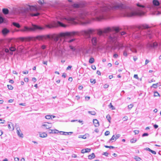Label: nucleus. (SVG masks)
<instances>
[{"label": "nucleus", "mask_w": 161, "mask_h": 161, "mask_svg": "<svg viewBox=\"0 0 161 161\" xmlns=\"http://www.w3.org/2000/svg\"><path fill=\"white\" fill-rule=\"evenodd\" d=\"M3 14L4 15H7L9 14V11L7 8H3L2 10Z\"/></svg>", "instance_id": "6ab92c4d"}, {"label": "nucleus", "mask_w": 161, "mask_h": 161, "mask_svg": "<svg viewBox=\"0 0 161 161\" xmlns=\"http://www.w3.org/2000/svg\"><path fill=\"white\" fill-rule=\"evenodd\" d=\"M120 136V135L119 134H117L115 136V140H116V139H118V138Z\"/></svg>", "instance_id": "8fccbe9b"}, {"label": "nucleus", "mask_w": 161, "mask_h": 161, "mask_svg": "<svg viewBox=\"0 0 161 161\" xmlns=\"http://www.w3.org/2000/svg\"><path fill=\"white\" fill-rule=\"evenodd\" d=\"M104 147L107 148H109L110 149L114 148V147L113 146H108L107 145H105Z\"/></svg>", "instance_id": "a19ab883"}, {"label": "nucleus", "mask_w": 161, "mask_h": 161, "mask_svg": "<svg viewBox=\"0 0 161 161\" xmlns=\"http://www.w3.org/2000/svg\"><path fill=\"white\" fill-rule=\"evenodd\" d=\"M154 97L159 96L160 95H159V93L157 91H156V92H154Z\"/></svg>", "instance_id": "e433bc0d"}, {"label": "nucleus", "mask_w": 161, "mask_h": 161, "mask_svg": "<svg viewBox=\"0 0 161 161\" xmlns=\"http://www.w3.org/2000/svg\"><path fill=\"white\" fill-rule=\"evenodd\" d=\"M52 35H39L35 37V40H43L44 39H49L51 40Z\"/></svg>", "instance_id": "1a4fd4ad"}, {"label": "nucleus", "mask_w": 161, "mask_h": 161, "mask_svg": "<svg viewBox=\"0 0 161 161\" xmlns=\"http://www.w3.org/2000/svg\"><path fill=\"white\" fill-rule=\"evenodd\" d=\"M44 3V0H39L38 3L41 5H42Z\"/></svg>", "instance_id": "c03bdc74"}, {"label": "nucleus", "mask_w": 161, "mask_h": 161, "mask_svg": "<svg viewBox=\"0 0 161 161\" xmlns=\"http://www.w3.org/2000/svg\"><path fill=\"white\" fill-rule=\"evenodd\" d=\"M149 28V26L147 25H142L139 27V29H148Z\"/></svg>", "instance_id": "412c9836"}, {"label": "nucleus", "mask_w": 161, "mask_h": 161, "mask_svg": "<svg viewBox=\"0 0 161 161\" xmlns=\"http://www.w3.org/2000/svg\"><path fill=\"white\" fill-rule=\"evenodd\" d=\"M59 133H62V135H69V133L71 134V133H73L72 132H65L62 131H60Z\"/></svg>", "instance_id": "2f4dec72"}, {"label": "nucleus", "mask_w": 161, "mask_h": 161, "mask_svg": "<svg viewBox=\"0 0 161 161\" xmlns=\"http://www.w3.org/2000/svg\"><path fill=\"white\" fill-rule=\"evenodd\" d=\"M45 27L41 26H40L32 25L31 27H28L25 26L24 28L19 30H18L17 31H20L21 32H29L34 31H42L44 30Z\"/></svg>", "instance_id": "0eeeda50"}, {"label": "nucleus", "mask_w": 161, "mask_h": 161, "mask_svg": "<svg viewBox=\"0 0 161 161\" xmlns=\"http://www.w3.org/2000/svg\"><path fill=\"white\" fill-rule=\"evenodd\" d=\"M108 106L110 108H111L112 110H114L115 109V107L112 105L111 103H110L109 104Z\"/></svg>", "instance_id": "4c0bfd02"}, {"label": "nucleus", "mask_w": 161, "mask_h": 161, "mask_svg": "<svg viewBox=\"0 0 161 161\" xmlns=\"http://www.w3.org/2000/svg\"><path fill=\"white\" fill-rule=\"evenodd\" d=\"M93 123L95 127H98L99 125L98 120L96 119L93 120Z\"/></svg>", "instance_id": "5701e85b"}, {"label": "nucleus", "mask_w": 161, "mask_h": 161, "mask_svg": "<svg viewBox=\"0 0 161 161\" xmlns=\"http://www.w3.org/2000/svg\"><path fill=\"white\" fill-rule=\"evenodd\" d=\"M153 5L149 6V8L151 10L154 9V14H161V11L158 10L160 8V3L157 0H153Z\"/></svg>", "instance_id": "6e6552de"}, {"label": "nucleus", "mask_w": 161, "mask_h": 161, "mask_svg": "<svg viewBox=\"0 0 161 161\" xmlns=\"http://www.w3.org/2000/svg\"><path fill=\"white\" fill-rule=\"evenodd\" d=\"M95 155L94 153H92L91 154L89 155L88 156V158L89 159H92L95 157Z\"/></svg>", "instance_id": "bb28decb"}, {"label": "nucleus", "mask_w": 161, "mask_h": 161, "mask_svg": "<svg viewBox=\"0 0 161 161\" xmlns=\"http://www.w3.org/2000/svg\"><path fill=\"white\" fill-rule=\"evenodd\" d=\"M12 25L18 28H19L20 27V25L19 24V23H16V22H13L12 23Z\"/></svg>", "instance_id": "cd10ccee"}, {"label": "nucleus", "mask_w": 161, "mask_h": 161, "mask_svg": "<svg viewBox=\"0 0 161 161\" xmlns=\"http://www.w3.org/2000/svg\"><path fill=\"white\" fill-rule=\"evenodd\" d=\"M148 135V134L147 133H145L142 134V136L144 137L145 136H147Z\"/></svg>", "instance_id": "13d9d810"}, {"label": "nucleus", "mask_w": 161, "mask_h": 161, "mask_svg": "<svg viewBox=\"0 0 161 161\" xmlns=\"http://www.w3.org/2000/svg\"><path fill=\"white\" fill-rule=\"evenodd\" d=\"M158 86V83H157L156 84H153L151 86V88H152L153 87L154 88H156Z\"/></svg>", "instance_id": "7c9ffc66"}, {"label": "nucleus", "mask_w": 161, "mask_h": 161, "mask_svg": "<svg viewBox=\"0 0 161 161\" xmlns=\"http://www.w3.org/2000/svg\"><path fill=\"white\" fill-rule=\"evenodd\" d=\"M23 14L24 15L28 13L32 17H39L40 13L38 10L37 7L34 6L28 5L22 10Z\"/></svg>", "instance_id": "39448f33"}, {"label": "nucleus", "mask_w": 161, "mask_h": 161, "mask_svg": "<svg viewBox=\"0 0 161 161\" xmlns=\"http://www.w3.org/2000/svg\"><path fill=\"white\" fill-rule=\"evenodd\" d=\"M0 20H6L1 14H0Z\"/></svg>", "instance_id": "864d4df0"}, {"label": "nucleus", "mask_w": 161, "mask_h": 161, "mask_svg": "<svg viewBox=\"0 0 161 161\" xmlns=\"http://www.w3.org/2000/svg\"><path fill=\"white\" fill-rule=\"evenodd\" d=\"M9 32V30L6 28H3L2 30V33L4 35H6Z\"/></svg>", "instance_id": "aec40b11"}, {"label": "nucleus", "mask_w": 161, "mask_h": 161, "mask_svg": "<svg viewBox=\"0 0 161 161\" xmlns=\"http://www.w3.org/2000/svg\"><path fill=\"white\" fill-rule=\"evenodd\" d=\"M94 32V30L92 29H89L87 31H84V34L86 35L90 36Z\"/></svg>", "instance_id": "2eb2a0df"}, {"label": "nucleus", "mask_w": 161, "mask_h": 161, "mask_svg": "<svg viewBox=\"0 0 161 161\" xmlns=\"http://www.w3.org/2000/svg\"><path fill=\"white\" fill-rule=\"evenodd\" d=\"M90 82L92 83L93 84H95L96 83V80L91 79H90Z\"/></svg>", "instance_id": "09e8293b"}, {"label": "nucleus", "mask_w": 161, "mask_h": 161, "mask_svg": "<svg viewBox=\"0 0 161 161\" xmlns=\"http://www.w3.org/2000/svg\"><path fill=\"white\" fill-rule=\"evenodd\" d=\"M136 5L140 8L136 10H130L129 11L125 10L123 14L124 16L128 17H132L142 16L145 15L146 13L145 7L139 3L137 4Z\"/></svg>", "instance_id": "20e7f679"}, {"label": "nucleus", "mask_w": 161, "mask_h": 161, "mask_svg": "<svg viewBox=\"0 0 161 161\" xmlns=\"http://www.w3.org/2000/svg\"><path fill=\"white\" fill-rule=\"evenodd\" d=\"M144 150H147V151H149V152H151V149H150L149 148L147 147L144 149Z\"/></svg>", "instance_id": "680f3d73"}, {"label": "nucleus", "mask_w": 161, "mask_h": 161, "mask_svg": "<svg viewBox=\"0 0 161 161\" xmlns=\"http://www.w3.org/2000/svg\"><path fill=\"white\" fill-rule=\"evenodd\" d=\"M8 127L9 129H11V130H13L14 129V124L11 122H8Z\"/></svg>", "instance_id": "f3484780"}, {"label": "nucleus", "mask_w": 161, "mask_h": 161, "mask_svg": "<svg viewBox=\"0 0 161 161\" xmlns=\"http://www.w3.org/2000/svg\"><path fill=\"white\" fill-rule=\"evenodd\" d=\"M91 68L94 70H95L96 69V67L95 65H92Z\"/></svg>", "instance_id": "338daca9"}, {"label": "nucleus", "mask_w": 161, "mask_h": 161, "mask_svg": "<svg viewBox=\"0 0 161 161\" xmlns=\"http://www.w3.org/2000/svg\"><path fill=\"white\" fill-rule=\"evenodd\" d=\"M115 45L116 47L118 48L119 49H120L124 47L122 43H121L119 42H117L116 44H115Z\"/></svg>", "instance_id": "a211bd4d"}, {"label": "nucleus", "mask_w": 161, "mask_h": 161, "mask_svg": "<svg viewBox=\"0 0 161 161\" xmlns=\"http://www.w3.org/2000/svg\"><path fill=\"white\" fill-rule=\"evenodd\" d=\"M136 139H135L134 138H132L130 140V142L131 143H134L136 142Z\"/></svg>", "instance_id": "58836bf2"}, {"label": "nucleus", "mask_w": 161, "mask_h": 161, "mask_svg": "<svg viewBox=\"0 0 161 161\" xmlns=\"http://www.w3.org/2000/svg\"><path fill=\"white\" fill-rule=\"evenodd\" d=\"M121 30V29L119 27H114L112 29L108 27L105 29L103 31H99L98 33L100 36L103 33L108 34V41L112 43L118 40L121 36L126 34L125 32L124 31L120 32Z\"/></svg>", "instance_id": "f03ea898"}, {"label": "nucleus", "mask_w": 161, "mask_h": 161, "mask_svg": "<svg viewBox=\"0 0 161 161\" xmlns=\"http://www.w3.org/2000/svg\"><path fill=\"white\" fill-rule=\"evenodd\" d=\"M79 138H82L85 139L86 138V137L85 135H80L79 136Z\"/></svg>", "instance_id": "79ce46f5"}, {"label": "nucleus", "mask_w": 161, "mask_h": 161, "mask_svg": "<svg viewBox=\"0 0 161 161\" xmlns=\"http://www.w3.org/2000/svg\"><path fill=\"white\" fill-rule=\"evenodd\" d=\"M135 159L136 161H140L141 159L140 157L136 156L135 158Z\"/></svg>", "instance_id": "37998d69"}, {"label": "nucleus", "mask_w": 161, "mask_h": 161, "mask_svg": "<svg viewBox=\"0 0 161 161\" xmlns=\"http://www.w3.org/2000/svg\"><path fill=\"white\" fill-rule=\"evenodd\" d=\"M99 40V36H93L92 37L91 42L93 45L96 46L98 44Z\"/></svg>", "instance_id": "f8f14e48"}, {"label": "nucleus", "mask_w": 161, "mask_h": 161, "mask_svg": "<svg viewBox=\"0 0 161 161\" xmlns=\"http://www.w3.org/2000/svg\"><path fill=\"white\" fill-rule=\"evenodd\" d=\"M123 6L122 4H119L117 5H108L103 7L101 10L102 12L109 13L112 10H114L118 9H123Z\"/></svg>", "instance_id": "423d86ee"}, {"label": "nucleus", "mask_w": 161, "mask_h": 161, "mask_svg": "<svg viewBox=\"0 0 161 161\" xmlns=\"http://www.w3.org/2000/svg\"><path fill=\"white\" fill-rule=\"evenodd\" d=\"M149 62V61L148 60L146 59L145 60V65H146Z\"/></svg>", "instance_id": "bf43d9fd"}, {"label": "nucleus", "mask_w": 161, "mask_h": 161, "mask_svg": "<svg viewBox=\"0 0 161 161\" xmlns=\"http://www.w3.org/2000/svg\"><path fill=\"white\" fill-rule=\"evenodd\" d=\"M19 41L23 42L24 41L29 42L30 41H35V37L28 36L27 37H19L18 38Z\"/></svg>", "instance_id": "9d476101"}, {"label": "nucleus", "mask_w": 161, "mask_h": 161, "mask_svg": "<svg viewBox=\"0 0 161 161\" xmlns=\"http://www.w3.org/2000/svg\"><path fill=\"white\" fill-rule=\"evenodd\" d=\"M47 46L46 45H43L41 47V48L43 50L45 49L47 47Z\"/></svg>", "instance_id": "a18cd8bd"}, {"label": "nucleus", "mask_w": 161, "mask_h": 161, "mask_svg": "<svg viewBox=\"0 0 161 161\" xmlns=\"http://www.w3.org/2000/svg\"><path fill=\"white\" fill-rule=\"evenodd\" d=\"M127 52H126V51H124L123 52V55L125 57H127L128 55Z\"/></svg>", "instance_id": "de8ad7c7"}, {"label": "nucleus", "mask_w": 161, "mask_h": 161, "mask_svg": "<svg viewBox=\"0 0 161 161\" xmlns=\"http://www.w3.org/2000/svg\"><path fill=\"white\" fill-rule=\"evenodd\" d=\"M106 118L109 122H110V120L111 119V117L109 114H108L106 116Z\"/></svg>", "instance_id": "c9c22d12"}, {"label": "nucleus", "mask_w": 161, "mask_h": 161, "mask_svg": "<svg viewBox=\"0 0 161 161\" xmlns=\"http://www.w3.org/2000/svg\"><path fill=\"white\" fill-rule=\"evenodd\" d=\"M83 53L85 54H90L93 53V49L92 47L90 46L84 49Z\"/></svg>", "instance_id": "ddd939ff"}, {"label": "nucleus", "mask_w": 161, "mask_h": 161, "mask_svg": "<svg viewBox=\"0 0 161 161\" xmlns=\"http://www.w3.org/2000/svg\"><path fill=\"white\" fill-rule=\"evenodd\" d=\"M39 135L40 137L42 138H44L47 136V134L45 132L40 133Z\"/></svg>", "instance_id": "a878e982"}, {"label": "nucleus", "mask_w": 161, "mask_h": 161, "mask_svg": "<svg viewBox=\"0 0 161 161\" xmlns=\"http://www.w3.org/2000/svg\"><path fill=\"white\" fill-rule=\"evenodd\" d=\"M53 21V22L50 24H48L46 25V27L49 28H53L58 26H61L64 27H66L67 26L70 25H86L90 24V21H66V24H64L61 22L59 21Z\"/></svg>", "instance_id": "7ed1b4c3"}, {"label": "nucleus", "mask_w": 161, "mask_h": 161, "mask_svg": "<svg viewBox=\"0 0 161 161\" xmlns=\"http://www.w3.org/2000/svg\"><path fill=\"white\" fill-rule=\"evenodd\" d=\"M47 61H43V62H42V63H43V64H45L46 65H47Z\"/></svg>", "instance_id": "e2e57ef3"}, {"label": "nucleus", "mask_w": 161, "mask_h": 161, "mask_svg": "<svg viewBox=\"0 0 161 161\" xmlns=\"http://www.w3.org/2000/svg\"><path fill=\"white\" fill-rule=\"evenodd\" d=\"M58 132H59V131L57 130H53V133H58Z\"/></svg>", "instance_id": "603ef678"}, {"label": "nucleus", "mask_w": 161, "mask_h": 161, "mask_svg": "<svg viewBox=\"0 0 161 161\" xmlns=\"http://www.w3.org/2000/svg\"><path fill=\"white\" fill-rule=\"evenodd\" d=\"M79 32L77 31L62 32L58 35L54 34L52 35L51 40L57 42L58 41L59 38H64L63 43H68L71 50L74 52L75 48L72 45L76 43V39L74 37L75 35H79Z\"/></svg>", "instance_id": "f257e3e1"}, {"label": "nucleus", "mask_w": 161, "mask_h": 161, "mask_svg": "<svg viewBox=\"0 0 161 161\" xmlns=\"http://www.w3.org/2000/svg\"><path fill=\"white\" fill-rule=\"evenodd\" d=\"M94 62V59L93 58H91L89 60V63L90 64H92Z\"/></svg>", "instance_id": "473e14b6"}, {"label": "nucleus", "mask_w": 161, "mask_h": 161, "mask_svg": "<svg viewBox=\"0 0 161 161\" xmlns=\"http://www.w3.org/2000/svg\"><path fill=\"white\" fill-rule=\"evenodd\" d=\"M147 48L149 49H151L153 48L152 45V43H148L147 45Z\"/></svg>", "instance_id": "c756f323"}, {"label": "nucleus", "mask_w": 161, "mask_h": 161, "mask_svg": "<svg viewBox=\"0 0 161 161\" xmlns=\"http://www.w3.org/2000/svg\"><path fill=\"white\" fill-rule=\"evenodd\" d=\"M91 149L90 148L83 149L81 150V153H88L91 151Z\"/></svg>", "instance_id": "b1692460"}, {"label": "nucleus", "mask_w": 161, "mask_h": 161, "mask_svg": "<svg viewBox=\"0 0 161 161\" xmlns=\"http://www.w3.org/2000/svg\"><path fill=\"white\" fill-rule=\"evenodd\" d=\"M15 126L16 127V130H17V133L18 136L20 137L23 138V134L21 133L20 129L18 127V125L16 124Z\"/></svg>", "instance_id": "4468645a"}, {"label": "nucleus", "mask_w": 161, "mask_h": 161, "mask_svg": "<svg viewBox=\"0 0 161 161\" xmlns=\"http://www.w3.org/2000/svg\"><path fill=\"white\" fill-rule=\"evenodd\" d=\"M24 80L25 82H28L29 81V79L28 78H25L24 79Z\"/></svg>", "instance_id": "052dcab7"}, {"label": "nucleus", "mask_w": 161, "mask_h": 161, "mask_svg": "<svg viewBox=\"0 0 161 161\" xmlns=\"http://www.w3.org/2000/svg\"><path fill=\"white\" fill-rule=\"evenodd\" d=\"M114 139H115V136L114 135L110 139L109 142H110L112 140H114Z\"/></svg>", "instance_id": "5fc2aeb1"}, {"label": "nucleus", "mask_w": 161, "mask_h": 161, "mask_svg": "<svg viewBox=\"0 0 161 161\" xmlns=\"http://www.w3.org/2000/svg\"><path fill=\"white\" fill-rule=\"evenodd\" d=\"M22 73L23 74H28V71H23L22 72Z\"/></svg>", "instance_id": "774afa93"}, {"label": "nucleus", "mask_w": 161, "mask_h": 161, "mask_svg": "<svg viewBox=\"0 0 161 161\" xmlns=\"http://www.w3.org/2000/svg\"><path fill=\"white\" fill-rule=\"evenodd\" d=\"M129 50H130L131 51H132V49L130 47V45L126 46L125 47V48L124 51H126V52L128 53Z\"/></svg>", "instance_id": "393cba45"}, {"label": "nucleus", "mask_w": 161, "mask_h": 161, "mask_svg": "<svg viewBox=\"0 0 161 161\" xmlns=\"http://www.w3.org/2000/svg\"><path fill=\"white\" fill-rule=\"evenodd\" d=\"M42 126L44 127L46 129H49L52 127L51 124L50 123H47L46 124H43Z\"/></svg>", "instance_id": "dca6fc26"}, {"label": "nucleus", "mask_w": 161, "mask_h": 161, "mask_svg": "<svg viewBox=\"0 0 161 161\" xmlns=\"http://www.w3.org/2000/svg\"><path fill=\"white\" fill-rule=\"evenodd\" d=\"M109 133L110 132L108 131H107L105 132L104 134L105 136H108L109 134Z\"/></svg>", "instance_id": "4d7b16f0"}, {"label": "nucleus", "mask_w": 161, "mask_h": 161, "mask_svg": "<svg viewBox=\"0 0 161 161\" xmlns=\"http://www.w3.org/2000/svg\"><path fill=\"white\" fill-rule=\"evenodd\" d=\"M103 155H104L108 157V153L107 152H104L103 154Z\"/></svg>", "instance_id": "3c124183"}, {"label": "nucleus", "mask_w": 161, "mask_h": 161, "mask_svg": "<svg viewBox=\"0 0 161 161\" xmlns=\"http://www.w3.org/2000/svg\"><path fill=\"white\" fill-rule=\"evenodd\" d=\"M52 115H47L45 116V118L47 119H52Z\"/></svg>", "instance_id": "72a5a7b5"}, {"label": "nucleus", "mask_w": 161, "mask_h": 161, "mask_svg": "<svg viewBox=\"0 0 161 161\" xmlns=\"http://www.w3.org/2000/svg\"><path fill=\"white\" fill-rule=\"evenodd\" d=\"M133 106V105L132 104H131L128 106V108L129 109H130Z\"/></svg>", "instance_id": "49530a36"}, {"label": "nucleus", "mask_w": 161, "mask_h": 161, "mask_svg": "<svg viewBox=\"0 0 161 161\" xmlns=\"http://www.w3.org/2000/svg\"><path fill=\"white\" fill-rule=\"evenodd\" d=\"M88 113L92 115H95L96 114V113L95 111H88Z\"/></svg>", "instance_id": "f704fd0d"}, {"label": "nucleus", "mask_w": 161, "mask_h": 161, "mask_svg": "<svg viewBox=\"0 0 161 161\" xmlns=\"http://www.w3.org/2000/svg\"><path fill=\"white\" fill-rule=\"evenodd\" d=\"M152 45L153 48H155L156 47L158 46V43L156 42H155L153 43H152Z\"/></svg>", "instance_id": "c85d7f7f"}, {"label": "nucleus", "mask_w": 161, "mask_h": 161, "mask_svg": "<svg viewBox=\"0 0 161 161\" xmlns=\"http://www.w3.org/2000/svg\"><path fill=\"white\" fill-rule=\"evenodd\" d=\"M5 122V120H3L1 119H0V123H2L3 124Z\"/></svg>", "instance_id": "69168bd1"}, {"label": "nucleus", "mask_w": 161, "mask_h": 161, "mask_svg": "<svg viewBox=\"0 0 161 161\" xmlns=\"http://www.w3.org/2000/svg\"><path fill=\"white\" fill-rule=\"evenodd\" d=\"M134 78L136 79H138L139 78L138 75L137 74L134 75Z\"/></svg>", "instance_id": "0e129e2a"}, {"label": "nucleus", "mask_w": 161, "mask_h": 161, "mask_svg": "<svg viewBox=\"0 0 161 161\" xmlns=\"http://www.w3.org/2000/svg\"><path fill=\"white\" fill-rule=\"evenodd\" d=\"M16 48L15 46L11 44V46L9 48V49L8 48H6L5 50V52L8 53L12 55L13 54V52L15 51Z\"/></svg>", "instance_id": "9b49d317"}, {"label": "nucleus", "mask_w": 161, "mask_h": 161, "mask_svg": "<svg viewBox=\"0 0 161 161\" xmlns=\"http://www.w3.org/2000/svg\"><path fill=\"white\" fill-rule=\"evenodd\" d=\"M134 133L135 135H136L139 133V131L138 130H135L134 131Z\"/></svg>", "instance_id": "6e6d98bb"}, {"label": "nucleus", "mask_w": 161, "mask_h": 161, "mask_svg": "<svg viewBox=\"0 0 161 161\" xmlns=\"http://www.w3.org/2000/svg\"><path fill=\"white\" fill-rule=\"evenodd\" d=\"M7 86L9 90H12L13 89V87L11 85H8Z\"/></svg>", "instance_id": "ea45409f"}, {"label": "nucleus", "mask_w": 161, "mask_h": 161, "mask_svg": "<svg viewBox=\"0 0 161 161\" xmlns=\"http://www.w3.org/2000/svg\"><path fill=\"white\" fill-rule=\"evenodd\" d=\"M72 7L75 8L77 9L78 8H81V5L78 3H74L72 5Z\"/></svg>", "instance_id": "4be33fe9"}]
</instances>
